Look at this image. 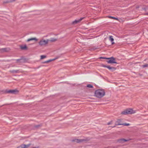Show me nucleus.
I'll use <instances>...</instances> for the list:
<instances>
[{"mask_svg":"<svg viewBox=\"0 0 148 148\" xmlns=\"http://www.w3.org/2000/svg\"><path fill=\"white\" fill-rule=\"evenodd\" d=\"M105 95V92L103 89H98L95 91V95L97 98H100Z\"/></svg>","mask_w":148,"mask_h":148,"instance_id":"f257e3e1","label":"nucleus"},{"mask_svg":"<svg viewBox=\"0 0 148 148\" xmlns=\"http://www.w3.org/2000/svg\"><path fill=\"white\" fill-rule=\"evenodd\" d=\"M135 113V111L131 109H127L123 111L121 113L122 115H127Z\"/></svg>","mask_w":148,"mask_h":148,"instance_id":"f03ea898","label":"nucleus"},{"mask_svg":"<svg viewBox=\"0 0 148 148\" xmlns=\"http://www.w3.org/2000/svg\"><path fill=\"white\" fill-rule=\"evenodd\" d=\"M90 139L88 138H86L84 139H75L72 140V141L73 142L76 143H81L84 142L87 143L89 140Z\"/></svg>","mask_w":148,"mask_h":148,"instance_id":"7ed1b4c3","label":"nucleus"},{"mask_svg":"<svg viewBox=\"0 0 148 148\" xmlns=\"http://www.w3.org/2000/svg\"><path fill=\"white\" fill-rule=\"evenodd\" d=\"M108 60H107V62L108 63H110V64H117L118 63L116 61V59L115 58H114L113 57H112L110 58H108Z\"/></svg>","mask_w":148,"mask_h":148,"instance_id":"20e7f679","label":"nucleus"},{"mask_svg":"<svg viewBox=\"0 0 148 148\" xmlns=\"http://www.w3.org/2000/svg\"><path fill=\"white\" fill-rule=\"evenodd\" d=\"M18 92L19 91L17 89L6 90L5 91V93H11L14 94L18 93Z\"/></svg>","mask_w":148,"mask_h":148,"instance_id":"39448f33","label":"nucleus"},{"mask_svg":"<svg viewBox=\"0 0 148 148\" xmlns=\"http://www.w3.org/2000/svg\"><path fill=\"white\" fill-rule=\"evenodd\" d=\"M49 40L48 39L45 40L43 39L41 40L39 42V44L40 46H44L47 44Z\"/></svg>","mask_w":148,"mask_h":148,"instance_id":"423d86ee","label":"nucleus"},{"mask_svg":"<svg viewBox=\"0 0 148 148\" xmlns=\"http://www.w3.org/2000/svg\"><path fill=\"white\" fill-rule=\"evenodd\" d=\"M30 145V144H29L27 145L22 144L18 146L17 148H27L29 147Z\"/></svg>","mask_w":148,"mask_h":148,"instance_id":"0eeeda50","label":"nucleus"},{"mask_svg":"<svg viewBox=\"0 0 148 148\" xmlns=\"http://www.w3.org/2000/svg\"><path fill=\"white\" fill-rule=\"evenodd\" d=\"M84 17H81L80 19L79 20H75V21H73L72 23V24H75L78 23L81 21L84 18Z\"/></svg>","mask_w":148,"mask_h":148,"instance_id":"6e6552de","label":"nucleus"},{"mask_svg":"<svg viewBox=\"0 0 148 148\" xmlns=\"http://www.w3.org/2000/svg\"><path fill=\"white\" fill-rule=\"evenodd\" d=\"M129 140H130V139L126 140V139H124L123 138H121V139H118L117 140V141L119 143H123L125 142L128 141Z\"/></svg>","mask_w":148,"mask_h":148,"instance_id":"1a4fd4ad","label":"nucleus"},{"mask_svg":"<svg viewBox=\"0 0 148 148\" xmlns=\"http://www.w3.org/2000/svg\"><path fill=\"white\" fill-rule=\"evenodd\" d=\"M121 119H118L117 121L116 122L115 125L112 127H115L116 125H122V124L121 123Z\"/></svg>","mask_w":148,"mask_h":148,"instance_id":"9d476101","label":"nucleus"},{"mask_svg":"<svg viewBox=\"0 0 148 148\" xmlns=\"http://www.w3.org/2000/svg\"><path fill=\"white\" fill-rule=\"evenodd\" d=\"M10 50V49L9 48H2L0 50V51L1 52H8Z\"/></svg>","mask_w":148,"mask_h":148,"instance_id":"9b49d317","label":"nucleus"},{"mask_svg":"<svg viewBox=\"0 0 148 148\" xmlns=\"http://www.w3.org/2000/svg\"><path fill=\"white\" fill-rule=\"evenodd\" d=\"M16 61H17V62H19V63H24L25 62V60L21 58L19 59L16 60Z\"/></svg>","mask_w":148,"mask_h":148,"instance_id":"f8f14e48","label":"nucleus"},{"mask_svg":"<svg viewBox=\"0 0 148 148\" xmlns=\"http://www.w3.org/2000/svg\"><path fill=\"white\" fill-rule=\"evenodd\" d=\"M33 40H35L36 41H37L38 40V39H37L36 38H29V39H28L27 40V42H29V41H30Z\"/></svg>","mask_w":148,"mask_h":148,"instance_id":"ddd939ff","label":"nucleus"},{"mask_svg":"<svg viewBox=\"0 0 148 148\" xmlns=\"http://www.w3.org/2000/svg\"><path fill=\"white\" fill-rule=\"evenodd\" d=\"M107 68L109 69L110 70L113 71L114 70H116V69L114 67H111L110 66H107Z\"/></svg>","mask_w":148,"mask_h":148,"instance_id":"4468645a","label":"nucleus"},{"mask_svg":"<svg viewBox=\"0 0 148 148\" xmlns=\"http://www.w3.org/2000/svg\"><path fill=\"white\" fill-rule=\"evenodd\" d=\"M19 70H12L10 71V72L12 73H17L19 72Z\"/></svg>","mask_w":148,"mask_h":148,"instance_id":"2eb2a0df","label":"nucleus"},{"mask_svg":"<svg viewBox=\"0 0 148 148\" xmlns=\"http://www.w3.org/2000/svg\"><path fill=\"white\" fill-rule=\"evenodd\" d=\"M57 40V39L56 38H51L49 41L51 42H54L56 41Z\"/></svg>","mask_w":148,"mask_h":148,"instance_id":"dca6fc26","label":"nucleus"},{"mask_svg":"<svg viewBox=\"0 0 148 148\" xmlns=\"http://www.w3.org/2000/svg\"><path fill=\"white\" fill-rule=\"evenodd\" d=\"M15 1V0H8L7 1H4L3 2V3H10V2H14Z\"/></svg>","mask_w":148,"mask_h":148,"instance_id":"f3484780","label":"nucleus"},{"mask_svg":"<svg viewBox=\"0 0 148 148\" xmlns=\"http://www.w3.org/2000/svg\"><path fill=\"white\" fill-rule=\"evenodd\" d=\"M27 47L26 46V45H25L23 46H21V48L22 49H27Z\"/></svg>","mask_w":148,"mask_h":148,"instance_id":"a211bd4d","label":"nucleus"},{"mask_svg":"<svg viewBox=\"0 0 148 148\" xmlns=\"http://www.w3.org/2000/svg\"><path fill=\"white\" fill-rule=\"evenodd\" d=\"M55 60V59H53V60L50 59V60H49L45 61L44 62H43V63H49V62H51L52 61H53V60Z\"/></svg>","mask_w":148,"mask_h":148,"instance_id":"6ab92c4d","label":"nucleus"},{"mask_svg":"<svg viewBox=\"0 0 148 148\" xmlns=\"http://www.w3.org/2000/svg\"><path fill=\"white\" fill-rule=\"evenodd\" d=\"M109 39L111 42H113L114 40V39L113 38V36H109Z\"/></svg>","mask_w":148,"mask_h":148,"instance_id":"aec40b11","label":"nucleus"},{"mask_svg":"<svg viewBox=\"0 0 148 148\" xmlns=\"http://www.w3.org/2000/svg\"><path fill=\"white\" fill-rule=\"evenodd\" d=\"M109 17L110 18H113L114 19L116 20H118V18H116L115 17L110 16H109Z\"/></svg>","mask_w":148,"mask_h":148,"instance_id":"412c9836","label":"nucleus"},{"mask_svg":"<svg viewBox=\"0 0 148 148\" xmlns=\"http://www.w3.org/2000/svg\"><path fill=\"white\" fill-rule=\"evenodd\" d=\"M46 57V56L45 55H41L40 56V59H42Z\"/></svg>","mask_w":148,"mask_h":148,"instance_id":"4be33fe9","label":"nucleus"},{"mask_svg":"<svg viewBox=\"0 0 148 148\" xmlns=\"http://www.w3.org/2000/svg\"><path fill=\"white\" fill-rule=\"evenodd\" d=\"M87 87L90 88H93V86L91 84H89L87 85Z\"/></svg>","mask_w":148,"mask_h":148,"instance_id":"5701e85b","label":"nucleus"},{"mask_svg":"<svg viewBox=\"0 0 148 148\" xmlns=\"http://www.w3.org/2000/svg\"><path fill=\"white\" fill-rule=\"evenodd\" d=\"M142 67L143 68H145L146 67H148V64H145L143 65L142 66Z\"/></svg>","mask_w":148,"mask_h":148,"instance_id":"b1692460","label":"nucleus"},{"mask_svg":"<svg viewBox=\"0 0 148 148\" xmlns=\"http://www.w3.org/2000/svg\"><path fill=\"white\" fill-rule=\"evenodd\" d=\"M41 126H42V125H36L34 126V127L35 128H38V127H39Z\"/></svg>","mask_w":148,"mask_h":148,"instance_id":"393cba45","label":"nucleus"},{"mask_svg":"<svg viewBox=\"0 0 148 148\" xmlns=\"http://www.w3.org/2000/svg\"><path fill=\"white\" fill-rule=\"evenodd\" d=\"M122 125H124L125 126H129L130 125V124L129 123H123V124H122Z\"/></svg>","mask_w":148,"mask_h":148,"instance_id":"a878e982","label":"nucleus"},{"mask_svg":"<svg viewBox=\"0 0 148 148\" xmlns=\"http://www.w3.org/2000/svg\"><path fill=\"white\" fill-rule=\"evenodd\" d=\"M105 58V57H100V59H107V58Z\"/></svg>","mask_w":148,"mask_h":148,"instance_id":"bb28decb","label":"nucleus"},{"mask_svg":"<svg viewBox=\"0 0 148 148\" xmlns=\"http://www.w3.org/2000/svg\"><path fill=\"white\" fill-rule=\"evenodd\" d=\"M112 121H111L110 122H108V123L107 124H108V125H110V124H112Z\"/></svg>","mask_w":148,"mask_h":148,"instance_id":"cd10ccee","label":"nucleus"},{"mask_svg":"<svg viewBox=\"0 0 148 148\" xmlns=\"http://www.w3.org/2000/svg\"><path fill=\"white\" fill-rule=\"evenodd\" d=\"M107 66H106V65H102V66L103 67H106V68H107Z\"/></svg>","mask_w":148,"mask_h":148,"instance_id":"c85d7f7f","label":"nucleus"},{"mask_svg":"<svg viewBox=\"0 0 148 148\" xmlns=\"http://www.w3.org/2000/svg\"><path fill=\"white\" fill-rule=\"evenodd\" d=\"M112 42V45H113L114 44V42Z\"/></svg>","mask_w":148,"mask_h":148,"instance_id":"c756f323","label":"nucleus"},{"mask_svg":"<svg viewBox=\"0 0 148 148\" xmlns=\"http://www.w3.org/2000/svg\"><path fill=\"white\" fill-rule=\"evenodd\" d=\"M146 15H148V13H146Z\"/></svg>","mask_w":148,"mask_h":148,"instance_id":"7c9ffc66","label":"nucleus"}]
</instances>
